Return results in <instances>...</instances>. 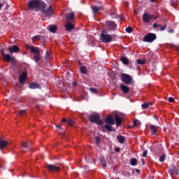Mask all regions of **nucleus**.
<instances>
[{"instance_id": "f257e3e1", "label": "nucleus", "mask_w": 179, "mask_h": 179, "mask_svg": "<svg viewBox=\"0 0 179 179\" xmlns=\"http://www.w3.org/2000/svg\"><path fill=\"white\" fill-rule=\"evenodd\" d=\"M28 8L30 10L36 9V11H40L45 9L46 4L42 0H29L28 2Z\"/></svg>"}, {"instance_id": "f03ea898", "label": "nucleus", "mask_w": 179, "mask_h": 179, "mask_svg": "<svg viewBox=\"0 0 179 179\" xmlns=\"http://www.w3.org/2000/svg\"><path fill=\"white\" fill-rule=\"evenodd\" d=\"M25 47L27 50H31V52L34 54V60L36 62H38L41 59L39 49H36V48H34V46H30V45H25Z\"/></svg>"}, {"instance_id": "7ed1b4c3", "label": "nucleus", "mask_w": 179, "mask_h": 179, "mask_svg": "<svg viewBox=\"0 0 179 179\" xmlns=\"http://www.w3.org/2000/svg\"><path fill=\"white\" fill-rule=\"evenodd\" d=\"M117 23L113 20H107L105 22L104 30L106 31H114L117 29Z\"/></svg>"}, {"instance_id": "20e7f679", "label": "nucleus", "mask_w": 179, "mask_h": 179, "mask_svg": "<svg viewBox=\"0 0 179 179\" xmlns=\"http://www.w3.org/2000/svg\"><path fill=\"white\" fill-rule=\"evenodd\" d=\"M100 40L104 43H109L113 41V37L110 34H108L106 30L103 29L101 32Z\"/></svg>"}, {"instance_id": "39448f33", "label": "nucleus", "mask_w": 179, "mask_h": 179, "mask_svg": "<svg viewBox=\"0 0 179 179\" xmlns=\"http://www.w3.org/2000/svg\"><path fill=\"white\" fill-rule=\"evenodd\" d=\"M89 120L90 122L95 123L98 125H102L103 124V121L100 120V115L98 113L92 114L89 117Z\"/></svg>"}, {"instance_id": "423d86ee", "label": "nucleus", "mask_w": 179, "mask_h": 179, "mask_svg": "<svg viewBox=\"0 0 179 179\" xmlns=\"http://www.w3.org/2000/svg\"><path fill=\"white\" fill-rule=\"evenodd\" d=\"M157 38V34L155 33H148L143 38V41L147 43H152Z\"/></svg>"}, {"instance_id": "0eeeda50", "label": "nucleus", "mask_w": 179, "mask_h": 179, "mask_svg": "<svg viewBox=\"0 0 179 179\" xmlns=\"http://www.w3.org/2000/svg\"><path fill=\"white\" fill-rule=\"evenodd\" d=\"M120 80L122 82L124 83L126 85H131L133 81V78L131 76H129V74H122L120 77Z\"/></svg>"}, {"instance_id": "6e6552de", "label": "nucleus", "mask_w": 179, "mask_h": 179, "mask_svg": "<svg viewBox=\"0 0 179 179\" xmlns=\"http://www.w3.org/2000/svg\"><path fill=\"white\" fill-rule=\"evenodd\" d=\"M41 10L43 11V16L44 18H49L53 13L52 6H50L47 9H41Z\"/></svg>"}, {"instance_id": "1a4fd4ad", "label": "nucleus", "mask_w": 179, "mask_h": 179, "mask_svg": "<svg viewBox=\"0 0 179 179\" xmlns=\"http://www.w3.org/2000/svg\"><path fill=\"white\" fill-rule=\"evenodd\" d=\"M157 17L155 15H150L148 13H145L144 15H143V21H144L145 23H149L152 20H156Z\"/></svg>"}, {"instance_id": "9d476101", "label": "nucleus", "mask_w": 179, "mask_h": 179, "mask_svg": "<svg viewBox=\"0 0 179 179\" xmlns=\"http://www.w3.org/2000/svg\"><path fill=\"white\" fill-rule=\"evenodd\" d=\"M168 173L170 176L179 175V169L176 166H171L168 170Z\"/></svg>"}, {"instance_id": "9b49d317", "label": "nucleus", "mask_w": 179, "mask_h": 179, "mask_svg": "<svg viewBox=\"0 0 179 179\" xmlns=\"http://www.w3.org/2000/svg\"><path fill=\"white\" fill-rule=\"evenodd\" d=\"M27 76V73H26V71H23V73L20 74L19 77V81L21 85H23L25 83Z\"/></svg>"}, {"instance_id": "f8f14e48", "label": "nucleus", "mask_w": 179, "mask_h": 179, "mask_svg": "<svg viewBox=\"0 0 179 179\" xmlns=\"http://www.w3.org/2000/svg\"><path fill=\"white\" fill-rule=\"evenodd\" d=\"M8 50L10 54L17 53L19 52L20 48H18L17 45H13V46H10V48H8Z\"/></svg>"}, {"instance_id": "ddd939ff", "label": "nucleus", "mask_w": 179, "mask_h": 179, "mask_svg": "<svg viewBox=\"0 0 179 179\" xmlns=\"http://www.w3.org/2000/svg\"><path fill=\"white\" fill-rule=\"evenodd\" d=\"M65 27L66 31L69 32L75 29L74 25L69 21H67V23L66 24Z\"/></svg>"}, {"instance_id": "4468645a", "label": "nucleus", "mask_w": 179, "mask_h": 179, "mask_svg": "<svg viewBox=\"0 0 179 179\" xmlns=\"http://www.w3.org/2000/svg\"><path fill=\"white\" fill-rule=\"evenodd\" d=\"M105 122L108 124L113 125L115 124V121L113 117L109 115L105 120Z\"/></svg>"}, {"instance_id": "2eb2a0df", "label": "nucleus", "mask_w": 179, "mask_h": 179, "mask_svg": "<svg viewBox=\"0 0 179 179\" xmlns=\"http://www.w3.org/2000/svg\"><path fill=\"white\" fill-rule=\"evenodd\" d=\"M47 168L50 171H58L60 170V168L57 167L55 165L52 164L48 165Z\"/></svg>"}, {"instance_id": "dca6fc26", "label": "nucleus", "mask_w": 179, "mask_h": 179, "mask_svg": "<svg viewBox=\"0 0 179 179\" xmlns=\"http://www.w3.org/2000/svg\"><path fill=\"white\" fill-rule=\"evenodd\" d=\"M75 17V13L73 12H71L66 15V20L73 21Z\"/></svg>"}, {"instance_id": "f3484780", "label": "nucleus", "mask_w": 179, "mask_h": 179, "mask_svg": "<svg viewBox=\"0 0 179 179\" xmlns=\"http://www.w3.org/2000/svg\"><path fill=\"white\" fill-rule=\"evenodd\" d=\"M115 120L116 122V126L119 127L120 125H121L122 122V119L118 115H115Z\"/></svg>"}, {"instance_id": "a211bd4d", "label": "nucleus", "mask_w": 179, "mask_h": 179, "mask_svg": "<svg viewBox=\"0 0 179 179\" xmlns=\"http://www.w3.org/2000/svg\"><path fill=\"white\" fill-rule=\"evenodd\" d=\"M120 90H122V92H123L124 94H128L129 92V88L123 84L120 85Z\"/></svg>"}, {"instance_id": "6ab92c4d", "label": "nucleus", "mask_w": 179, "mask_h": 179, "mask_svg": "<svg viewBox=\"0 0 179 179\" xmlns=\"http://www.w3.org/2000/svg\"><path fill=\"white\" fill-rule=\"evenodd\" d=\"M57 29V25L53 24V25H49L48 26V30L51 32V33H55Z\"/></svg>"}, {"instance_id": "aec40b11", "label": "nucleus", "mask_w": 179, "mask_h": 179, "mask_svg": "<svg viewBox=\"0 0 179 179\" xmlns=\"http://www.w3.org/2000/svg\"><path fill=\"white\" fill-rule=\"evenodd\" d=\"M94 13H97L100 10H103V6H94L92 7Z\"/></svg>"}, {"instance_id": "412c9836", "label": "nucleus", "mask_w": 179, "mask_h": 179, "mask_svg": "<svg viewBox=\"0 0 179 179\" xmlns=\"http://www.w3.org/2000/svg\"><path fill=\"white\" fill-rule=\"evenodd\" d=\"M8 145V142L0 139V149H3Z\"/></svg>"}, {"instance_id": "4be33fe9", "label": "nucleus", "mask_w": 179, "mask_h": 179, "mask_svg": "<svg viewBox=\"0 0 179 179\" xmlns=\"http://www.w3.org/2000/svg\"><path fill=\"white\" fill-rule=\"evenodd\" d=\"M29 87L31 90H36L40 88V86L38 85V84H36V83H31L29 85Z\"/></svg>"}, {"instance_id": "5701e85b", "label": "nucleus", "mask_w": 179, "mask_h": 179, "mask_svg": "<svg viewBox=\"0 0 179 179\" xmlns=\"http://www.w3.org/2000/svg\"><path fill=\"white\" fill-rule=\"evenodd\" d=\"M150 129H151V134L155 135L157 131V127L155 125H150Z\"/></svg>"}, {"instance_id": "b1692460", "label": "nucleus", "mask_w": 179, "mask_h": 179, "mask_svg": "<svg viewBox=\"0 0 179 179\" xmlns=\"http://www.w3.org/2000/svg\"><path fill=\"white\" fill-rule=\"evenodd\" d=\"M4 61L7 62H10L13 59H14V57H11V56H10L9 55H6L3 57Z\"/></svg>"}, {"instance_id": "393cba45", "label": "nucleus", "mask_w": 179, "mask_h": 179, "mask_svg": "<svg viewBox=\"0 0 179 179\" xmlns=\"http://www.w3.org/2000/svg\"><path fill=\"white\" fill-rule=\"evenodd\" d=\"M116 139H117V141H119V143L122 144L125 142V138L123 136H117V137H116Z\"/></svg>"}, {"instance_id": "a878e982", "label": "nucleus", "mask_w": 179, "mask_h": 179, "mask_svg": "<svg viewBox=\"0 0 179 179\" xmlns=\"http://www.w3.org/2000/svg\"><path fill=\"white\" fill-rule=\"evenodd\" d=\"M120 61L125 65H128L129 64V62L127 59V57H120Z\"/></svg>"}, {"instance_id": "bb28decb", "label": "nucleus", "mask_w": 179, "mask_h": 179, "mask_svg": "<svg viewBox=\"0 0 179 179\" xmlns=\"http://www.w3.org/2000/svg\"><path fill=\"white\" fill-rule=\"evenodd\" d=\"M80 72L83 73V74H86L87 73V67H85V66H81L80 69Z\"/></svg>"}, {"instance_id": "cd10ccee", "label": "nucleus", "mask_w": 179, "mask_h": 179, "mask_svg": "<svg viewBox=\"0 0 179 179\" xmlns=\"http://www.w3.org/2000/svg\"><path fill=\"white\" fill-rule=\"evenodd\" d=\"M22 146L23 148H28V149L31 150V147H30V143H29L23 142V143H22Z\"/></svg>"}, {"instance_id": "c85d7f7f", "label": "nucleus", "mask_w": 179, "mask_h": 179, "mask_svg": "<svg viewBox=\"0 0 179 179\" xmlns=\"http://www.w3.org/2000/svg\"><path fill=\"white\" fill-rule=\"evenodd\" d=\"M138 164V160L135 158H133L130 160V164L131 166H136Z\"/></svg>"}, {"instance_id": "c756f323", "label": "nucleus", "mask_w": 179, "mask_h": 179, "mask_svg": "<svg viewBox=\"0 0 179 179\" xmlns=\"http://www.w3.org/2000/svg\"><path fill=\"white\" fill-rule=\"evenodd\" d=\"M104 128L108 131H113L111 124L110 125L109 124H108L104 127Z\"/></svg>"}, {"instance_id": "7c9ffc66", "label": "nucleus", "mask_w": 179, "mask_h": 179, "mask_svg": "<svg viewBox=\"0 0 179 179\" xmlns=\"http://www.w3.org/2000/svg\"><path fill=\"white\" fill-rule=\"evenodd\" d=\"M150 105H152L151 103H143V105H141V108H143V109H146V108H148Z\"/></svg>"}, {"instance_id": "2f4dec72", "label": "nucleus", "mask_w": 179, "mask_h": 179, "mask_svg": "<svg viewBox=\"0 0 179 179\" xmlns=\"http://www.w3.org/2000/svg\"><path fill=\"white\" fill-rule=\"evenodd\" d=\"M41 37V35L34 36L32 37V41H38V40H40Z\"/></svg>"}, {"instance_id": "473e14b6", "label": "nucleus", "mask_w": 179, "mask_h": 179, "mask_svg": "<svg viewBox=\"0 0 179 179\" xmlns=\"http://www.w3.org/2000/svg\"><path fill=\"white\" fill-rule=\"evenodd\" d=\"M134 31L132 27H127L126 28V32L130 34V33H132V31Z\"/></svg>"}, {"instance_id": "72a5a7b5", "label": "nucleus", "mask_w": 179, "mask_h": 179, "mask_svg": "<svg viewBox=\"0 0 179 179\" xmlns=\"http://www.w3.org/2000/svg\"><path fill=\"white\" fill-rule=\"evenodd\" d=\"M137 64H138L140 65H143L145 64V61L141 60V59H137Z\"/></svg>"}, {"instance_id": "f704fd0d", "label": "nucleus", "mask_w": 179, "mask_h": 179, "mask_svg": "<svg viewBox=\"0 0 179 179\" xmlns=\"http://www.w3.org/2000/svg\"><path fill=\"white\" fill-rule=\"evenodd\" d=\"M19 115L22 117V116H25L27 115L26 110H22L19 112Z\"/></svg>"}, {"instance_id": "c9c22d12", "label": "nucleus", "mask_w": 179, "mask_h": 179, "mask_svg": "<svg viewBox=\"0 0 179 179\" xmlns=\"http://www.w3.org/2000/svg\"><path fill=\"white\" fill-rule=\"evenodd\" d=\"M141 124V122H139V121H138V120H134V122H133V125L134 126V127H138V126H139Z\"/></svg>"}, {"instance_id": "e433bc0d", "label": "nucleus", "mask_w": 179, "mask_h": 179, "mask_svg": "<svg viewBox=\"0 0 179 179\" xmlns=\"http://www.w3.org/2000/svg\"><path fill=\"white\" fill-rule=\"evenodd\" d=\"M160 27H162V25L157 22H154V24H152V27H154V29H157Z\"/></svg>"}, {"instance_id": "4c0bfd02", "label": "nucleus", "mask_w": 179, "mask_h": 179, "mask_svg": "<svg viewBox=\"0 0 179 179\" xmlns=\"http://www.w3.org/2000/svg\"><path fill=\"white\" fill-rule=\"evenodd\" d=\"M165 159H166V155H162V156L159 157V162H164L165 161Z\"/></svg>"}, {"instance_id": "58836bf2", "label": "nucleus", "mask_w": 179, "mask_h": 179, "mask_svg": "<svg viewBox=\"0 0 179 179\" xmlns=\"http://www.w3.org/2000/svg\"><path fill=\"white\" fill-rule=\"evenodd\" d=\"M100 141H101V138H100V137H99V136H96V137H95V141H96V144H97L98 145H99Z\"/></svg>"}, {"instance_id": "ea45409f", "label": "nucleus", "mask_w": 179, "mask_h": 179, "mask_svg": "<svg viewBox=\"0 0 179 179\" xmlns=\"http://www.w3.org/2000/svg\"><path fill=\"white\" fill-rule=\"evenodd\" d=\"M67 123L71 126L74 124V122L71 119L68 120Z\"/></svg>"}, {"instance_id": "a19ab883", "label": "nucleus", "mask_w": 179, "mask_h": 179, "mask_svg": "<svg viewBox=\"0 0 179 179\" xmlns=\"http://www.w3.org/2000/svg\"><path fill=\"white\" fill-rule=\"evenodd\" d=\"M90 91L94 94H96L97 93V90L94 89V88H90Z\"/></svg>"}, {"instance_id": "79ce46f5", "label": "nucleus", "mask_w": 179, "mask_h": 179, "mask_svg": "<svg viewBox=\"0 0 179 179\" xmlns=\"http://www.w3.org/2000/svg\"><path fill=\"white\" fill-rule=\"evenodd\" d=\"M166 29V24H164V26L161 27V29H159V31H165Z\"/></svg>"}, {"instance_id": "37998d69", "label": "nucleus", "mask_w": 179, "mask_h": 179, "mask_svg": "<svg viewBox=\"0 0 179 179\" xmlns=\"http://www.w3.org/2000/svg\"><path fill=\"white\" fill-rule=\"evenodd\" d=\"M175 31V30L173 29V28H170L169 30H168V33L169 34H173Z\"/></svg>"}, {"instance_id": "c03bdc74", "label": "nucleus", "mask_w": 179, "mask_h": 179, "mask_svg": "<svg viewBox=\"0 0 179 179\" xmlns=\"http://www.w3.org/2000/svg\"><path fill=\"white\" fill-rule=\"evenodd\" d=\"M1 55L3 57H5L6 55L5 54V52L3 49H1Z\"/></svg>"}, {"instance_id": "a18cd8bd", "label": "nucleus", "mask_w": 179, "mask_h": 179, "mask_svg": "<svg viewBox=\"0 0 179 179\" xmlns=\"http://www.w3.org/2000/svg\"><path fill=\"white\" fill-rule=\"evenodd\" d=\"M168 101H169V102H170V103H173V102H174V99L173 98H172V97H169V99H168Z\"/></svg>"}, {"instance_id": "49530a36", "label": "nucleus", "mask_w": 179, "mask_h": 179, "mask_svg": "<svg viewBox=\"0 0 179 179\" xmlns=\"http://www.w3.org/2000/svg\"><path fill=\"white\" fill-rule=\"evenodd\" d=\"M50 54L49 53V52H46V55H45V59L49 58V57H50Z\"/></svg>"}, {"instance_id": "de8ad7c7", "label": "nucleus", "mask_w": 179, "mask_h": 179, "mask_svg": "<svg viewBox=\"0 0 179 179\" xmlns=\"http://www.w3.org/2000/svg\"><path fill=\"white\" fill-rule=\"evenodd\" d=\"M147 155H148V151L147 150H145V151H144V152H143V157H146Z\"/></svg>"}, {"instance_id": "09e8293b", "label": "nucleus", "mask_w": 179, "mask_h": 179, "mask_svg": "<svg viewBox=\"0 0 179 179\" xmlns=\"http://www.w3.org/2000/svg\"><path fill=\"white\" fill-rule=\"evenodd\" d=\"M102 164H103V167H106L107 166V164H106L105 161H102Z\"/></svg>"}, {"instance_id": "8fccbe9b", "label": "nucleus", "mask_w": 179, "mask_h": 179, "mask_svg": "<svg viewBox=\"0 0 179 179\" xmlns=\"http://www.w3.org/2000/svg\"><path fill=\"white\" fill-rule=\"evenodd\" d=\"M62 122L63 123H65V122H67V123H68V120H67L66 119H65V118L62 119Z\"/></svg>"}, {"instance_id": "3c124183", "label": "nucleus", "mask_w": 179, "mask_h": 179, "mask_svg": "<svg viewBox=\"0 0 179 179\" xmlns=\"http://www.w3.org/2000/svg\"><path fill=\"white\" fill-rule=\"evenodd\" d=\"M77 85H78V83H77L76 81H73V85L74 87L77 86Z\"/></svg>"}, {"instance_id": "603ef678", "label": "nucleus", "mask_w": 179, "mask_h": 179, "mask_svg": "<svg viewBox=\"0 0 179 179\" xmlns=\"http://www.w3.org/2000/svg\"><path fill=\"white\" fill-rule=\"evenodd\" d=\"M115 151L116 152H119L120 151V148H115Z\"/></svg>"}, {"instance_id": "864d4df0", "label": "nucleus", "mask_w": 179, "mask_h": 179, "mask_svg": "<svg viewBox=\"0 0 179 179\" xmlns=\"http://www.w3.org/2000/svg\"><path fill=\"white\" fill-rule=\"evenodd\" d=\"M56 127H57L58 129H62V125H61V124H57Z\"/></svg>"}, {"instance_id": "5fc2aeb1", "label": "nucleus", "mask_w": 179, "mask_h": 179, "mask_svg": "<svg viewBox=\"0 0 179 179\" xmlns=\"http://www.w3.org/2000/svg\"><path fill=\"white\" fill-rule=\"evenodd\" d=\"M141 162L143 163V165H145V160L143 159H141Z\"/></svg>"}, {"instance_id": "6e6d98bb", "label": "nucleus", "mask_w": 179, "mask_h": 179, "mask_svg": "<svg viewBox=\"0 0 179 179\" xmlns=\"http://www.w3.org/2000/svg\"><path fill=\"white\" fill-rule=\"evenodd\" d=\"M3 6V3H0V10H1Z\"/></svg>"}, {"instance_id": "4d7b16f0", "label": "nucleus", "mask_w": 179, "mask_h": 179, "mask_svg": "<svg viewBox=\"0 0 179 179\" xmlns=\"http://www.w3.org/2000/svg\"><path fill=\"white\" fill-rule=\"evenodd\" d=\"M136 172H137V173H140V172H141V171H140L139 169H136Z\"/></svg>"}, {"instance_id": "13d9d810", "label": "nucleus", "mask_w": 179, "mask_h": 179, "mask_svg": "<svg viewBox=\"0 0 179 179\" xmlns=\"http://www.w3.org/2000/svg\"><path fill=\"white\" fill-rule=\"evenodd\" d=\"M150 1H151V3H155V0H150Z\"/></svg>"}, {"instance_id": "bf43d9fd", "label": "nucleus", "mask_w": 179, "mask_h": 179, "mask_svg": "<svg viewBox=\"0 0 179 179\" xmlns=\"http://www.w3.org/2000/svg\"><path fill=\"white\" fill-rule=\"evenodd\" d=\"M113 15H114L113 13H110V16H113Z\"/></svg>"}, {"instance_id": "052dcab7", "label": "nucleus", "mask_w": 179, "mask_h": 179, "mask_svg": "<svg viewBox=\"0 0 179 179\" xmlns=\"http://www.w3.org/2000/svg\"><path fill=\"white\" fill-rule=\"evenodd\" d=\"M178 122H179V120H178Z\"/></svg>"}]
</instances>
